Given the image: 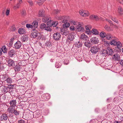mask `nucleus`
<instances>
[{
    "mask_svg": "<svg viewBox=\"0 0 123 123\" xmlns=\"http://www.w3.org/2000/svg\"><path fill=\"white\" fill-rule=\"evenodd\" d=\"M23 115L24 116H25L27 119L29 120L34 117L33 112L28 109L24 112Z\"/></svg>",
    "mask_w": 123,
    "mask_h": 123,
    "instance_id": "nucleus-1",
    "label": "nucleus"
},
{
    "mask_svg": "<svg viewBox=\"0 0 123 123\" xmlns=\"http://www.w3.org/2000/svg\"><path fill=\"white\" fill-rule=\"evenodd\" d=\"M7 111L9 113L14 114L17 117L19 116L20 111H17L15 109V107L10 106L8 108Z\"/></svg>",
    "mask_w": 123,
    "mask_h": 123,
    "instance_id": "nucleus-2",
    "label": "nucleus"
},
{
    "mask_svg": "<svg viewBox=\"0 0 123 123\" xmlns=\"http://www.w3.org/2000/svg\"><path fill=\"white\" fill-rule=\"evenodd\" d=\"M114 38L115 39L112 40L110 42V43L111 45H113L115 46L116 45L118 49L120 48L122 46V44L119 41L117 42L115 40H116V38L114 37Z\"/></svg>",
    "mask_w": 123,
    "mask_h": 123,
    "instance_id": "nucleus-3",
    "label": "nucleus"
},
{
    "mask_svg": "<svg viewBox=\"0 0 123 123\" xmlns=\"http://www.w3.org/2000/svg\"><path fill=\"white\" fill-rule=\"evenodd\" d=\"M58 22L57 21H54L53 20L51 19L49 20V21L47 23V25H49L50 27L52 26L53 27H55L57 25Z\"/></svg>",
    "mask_w": 123,
    "mask_h": 123,
    "instance_id": "nucleus-4",
    "label": "nucleus"
},
{
    "mask_svg": "<svg viewBox=\"0 0 123 123\" xmlns=\"http://www.w3.org/2000/svg\"><path fill=\"white\" fill-rule=\"evenodd\" d=\"M39 35H40L39 33L37 30H34L32 31L30 36L31 37L35 38L39 37Z\"/></svg>",
    "mask_w": 123,
    "mask_h": 123,
    "instance_id": "nucleus-5",
    "label": "nucleus"
},
{
    "mask_svg": "<svg viewBox=\"0 0 123 123\" xmlns=\"http://www.w3.org/2000/svg\"><path fill=\"white\" fill-rule=\"evenodd\" d=\"M50 95L47 93L43 94L41 96L42 100L44 101L48 100L50 98Z\"/></svg>",
    "mask_w": 123,
    "mask_h": 123,
    "instance_id": "nucleus-6",
    "label": "nucleus"
},
{
    "mask_svg": "<svg viewBox=\"0 0 123 123\" xmlns=\"http://www.w3.org/2000/svg\"><path fill=\"white\" fill-rule=\"evenodd\" d=\"M15 62L13 60L11 59H9L7 61V65L9 67H13L15 66Z\"/></svg>",
    "mask_w": 123,
    "mask_h": 123,
    "instance_id": "nucleus-7",
    "label": "nucleus"
},
{
    "mask_svg": "<svg viewBox=\"0 0 123 123\" xmlns=\"http://www.w3.org/2000/svg\"><path fill=\"white\" fill-rule=\"evenodd\" d=\"M14 87V85H9L7 87L9 88V90L10 92V94L11 95H12L13 96H16L15 94L14 93V91L13 90V87Z\"/></svg>",
    "mask_w": 123,
    "mask_h": 123,
    "instance_id": "nucleus-8",
    "label": "nucleus"
},
{
    "mask_svg": "<svg viewBox=\"0 0 123 123\" xmlns=\"http://www.w3.org/2000/svg\"><path fill=\"white\" fill-rule=\"evenodd\" d=\"M98 49L97 47L93 46L91 47L90 51L92 53L96 54L98 51Z\"/></svg>",
    "mask_w": 123,
    "mask_h": 123,
    "instance_id": "nucleus-9",
    "label": "nucleus"
},
{
    "mask_svg": "<svg viewBox=\"0 0 123 123\" xmlns=\"http://www.w3.org/2000/svg\"><path fill=\"white\" fill-rule=\"evenodd\" d=\"M75 34L74 33L72 32L69 33L68 35V39L70 41L73 40L74 39Z\"/></svg>",
    "mask_w": 123,
    "mask_h": 123,
    "instance_id": "nucleus-10",
    "label": "nucleus"
},
{
    "mask_svg": "<svg viewBox=\"0 0 123 123\" xmlns=\"http://www.w3.org/2000/svg\"><path fill=\"white\" fill-rule=\"evenodd\" d=\"M92 43L93 44H96L99 42L98 39L96 37H93L92 38L90 39Z\"/></svg>",
    "mask_w": 123,
    "mask_h": 123,
    "instance_id": "nucleus-11",
    "label": "nucleus"
},
{
    "mask_svg": "<svg viewBox=\"0 0 123 123\" xmlns=\"http://www.w3.org/2000/svg\"><path fill=\"white\" fill-rule=\"evenodd\" d=\"M107 54L108 55H112L114 53V51L113 49L110 48L108 47L107 49Z\"/></svg>",
    "mask_w": 123,
    "mask_h": 123,
    "instance_id": "nucleus-12",
    "label": "nucleus"
},
{
    "mask_svg": "<svg viewBox=\"0 0 123 123\" xmlns=\"http://www.w3.org/2000/svg\"><path fill=\"white\" fill-rule=\"evenodd\" d=\"M44 12V11L43 9H41L39 11L38 16L39 17H44L45 16Z\"/></svg>",
    "mask_w": 123,
    "mask_h": 123,
    "instance_id": "nucleus-13",
    "label": "nucleus"
},
{
    "mask_svg": "<svg viewBox=\"0 0 123 123\" xmlns=\"http://www.w3.org/2000/svg\"><path fill=\"white\" fill-rule=\"evenodd\" d=\"M2 91L3 93L5 94L7 92L10 93L11 92L9 90V88L5 86H3L2 87Z\"/></svg>",
    "mask_w": 123,
    "mask_h": 123,
    "instance_id": "nucleus-14",
    "label": "nucleus"
},
{
    "mask_svg": "<svg viewBox=\"0 0 123 123\" xmlns=\"http://www.w3.org/2000/svg\"><path fill=\"white\" fill-rule=\"evenodd\" d=\"M21 43L20 41H17L15 44L14 46L15 48V49H19L21 46Z\"/></svg>",
    "mask_w": 123,
    "mask_h": 123,
    "instance_id": "nucleus-15",
    "label": "nucleus"
},
{
    "mask_svg": "<svg viewBox=\"0 0 123 123\" xmlns=\"http://www.w3.org/2000/svg\"><path fill=\"white\" fill-rule=\"evenodd\" d=\"M53 37L54 39L58 40L61 37V35L60 33L57 32L54 34Z\"/></svg>",
    "mask_w": 123,
    "mask_h": 123,
    "instance_id": "nucleus-16",
    "label": "nucleus"
},
{
    "mask_svg": "<svg viewBox=\"0 0 123 123\" xmlns=\"http://www.w3.org/2000/svg\"><path fill=\"white\" fill-rule=\"evenodd\" d=\"M8 118V116L7 114H3L1 116L0 119L1 121L6 120Z\"/></svg>",
    "mask_w": 123,
    "mask_h": 123,
    "instance_id": "nucleus-17",
    "label": "nucleus"
},
{
    "mask_svg": "<svg viewBox=\"0 0 123 123\" xmlns=\"http://www.w3.org/2000/svg\"><path fill=\"white\" fill-rule=\"evenodd\" d=\"M29 37L27 35H24L22 37L21 39L22 42H25L28 40Z\"/></svg>",
    "mask_w": 123,
    "mask_h": 123,
    "instance_id": "nucleus-18",
    "label": "nucleus"
},
{
    "mask_svg": "<svg viewBox=\"0 0 123 123\" xmlns=\"http://www.w3.org/2000/svg\"><path fill=\"white\" fill-rule=\"evenodd\" d=\"M112 58L115 61H119L120 60V56L117 54L114 55L112 57Z\"/></svg>",
    "mask_w": 123,
    "mask_h": 123,
    "instance_id": "nucleus-19",
    "label": "nucleus"
},
{
    "mask_svg": "<svg viewBox=\"0 0 123 123\" xmlns=\"http://www.w3.org/2000/svg\"><path fill=\"white\" fill-rule=\"evenodd\" d=\"M34 113V117L35 118H38L41 116V113L39 111H36Z\"/></svg>",
    "mask_w": 123,
    "mask_h": 123,
    "instance_id": "nucleus-20",
    "label": "nucleus"
},
{
    "mask_svg": "<svg viewBox=\"0 0 123 123\" xmlns=\"http://www.w3.org/2000/svg\"><path fill=\"white\" fill-rule=\"evenodd\" d=\"M90 19L92 20H95L97 21L98 20L99 18L98 16L94 15H91L89 17Z\"/></svg>",
    "mask_w": 123,
    "mask_h": 123,
    "instance_id": "nucleus-21",
    "label": "nucleus"
},
{
    "mask_svg": "<svg viewBox=\"0 0 123 123\" xmlns=\"http://www.w3.org/2000/svg\"><path fill=\"white\" fill-rule=\"evenodd\" d=\"M9 104L10 106L15 107L16 106V100L12 99L11 100Z\"/></svg>",
    "mask_w": 123,
    "mask_h": 123,
    "instance_id": "nucleus-22",
    "label": "nucleus"
},
{
    "mask_svg": "<svg viewBox=\"0 0 123 123\" xmlns=\"http://www.w3.org/2000/svg\"><path fill=\"white\" fill-rule=\"evenodd\" d=\"M8 54L10 57H12L15 54V51L13 49L10 50L9 51Z\"/></svg>",
    "mask_w": 123,
    "mask_h": 123,
    "instance_id": "nucleus-23",
    "label": "nucleus"
},
{
    "mask_svg": "<svg viewBox=\"0 0 123 123\" xmlns=\"http://www.w3.org/2000/svg\"><path fill=\"white\" fill-rule=\"evenodd\" d=\"M18 33L20 34H24L26 33L25 30L23 28H19L18 30Z\"/></svg>",
    "mask_w": 123,
    "mask_h": 123,
    "instance_id": "nucleus-24",
    "label": "nucleus"
},
{
    "mask_svg": "<svg viewBox=\"0 0 123 123\" xmlns=\"http://www.w3.org/2000/svg\"><path fill=\"white\" fill-rule=\"evenodd\" d=\"M77 29L78 31H84L83 27L81 26L80 24H79L77 27Z\"/></svg>",
    "mask_w": 123,
    "mask_h": 123,
    "instance_id": "nucleus-25",
    "label": "nucleus"
},
{
    "mask_svg": "<svg viewBox=\"0 0 123 123\" xmlns=\"http://www.w3.org/2000/svg\"><path fill=\"white\" fill-rule=\"evenodd\" d=\"M21 68L20 66L18 64L16 65L14 68V69L16 72L20 71Z\"/></svg>",
    "mask_w": 123,
    "mask_h": 123,
    "instance_id": "nucleus-26",
    "label": "nucleus"
},
{
    "mask_svg": "<svg viewBox=\"0 0 123 123\" xmlns=\"http://www.w3.org/2000/svg\"><path fill=\"white\" fill-rule=\"evenodd\" d=\"M44 120L43 117L41 116L37 119V121L38 123H42L43 122Z\"/></svg>",
    "mask_w": 123,
    "mask_h": 123,
    "instance_id": "nucleus-27",
    "label": "nucleus"
},
{
    "mask_svg": "<svg viewBox=\"0 0 123 123\" xmlns=\"http://www.w3.org/2000/svg\"><path fill=\"white\" fill-rule=\"evenodd\" d=\"M92 33L95 35H98L99 34V32L96 29H93L92 30Z\"/></svg>",
    "mask_w": 123,
    "mask_h": 123,
    "instance_id": "nucleus-28",
    "label": "nucleus"
},
{
    "mask_svg": "<svg viewBox=\"0 0 123 123\" xmlns=\"http://www.w3.org/2000/svg\"><path fill=\"white\" fill-rule=\"evenodd\" d=\"M88 37L86 35H85L84 33H83L81 35L80 38L82 40H86Z\"/></svg>",
    "mask_w": 123,
    "mask_h": 123,
    "instance_id": "nucleus-29",
    "label": "nucleus"
},
{
    "mask_svg": "<svg viewBox=\"0 0 123 123\" xmlns=\"http://www.w3.org/2000/svg\"><path fill=\"white\" fill-rule=\"evenodd\" d=\"M100 54L103 56H105L107 54V50L103 49L100 52Z\"/></svg>",
    "mask_w": 123,
    "mask_h": 123,
    "instance_id": "nucleus-30",
    "label": "nucleus"
},
{
    "mask_svg": "<svg viewBox=\"0 0 123 123\" xmlns=\"http://www.w3.org/2000/svg\"><path fill=\"white\" fill-rule=\"evenodd\" d=\"M51 19V18L50 17H45L42 18V21L43 22L46 23L49 20Z\"/></svg>",
    "mask_w": 123,
    "mask_h": 123,
    "instance_id": "nucleus-31",
    "label": "nucleus"
},
{
    "mask_svg": "<svg viewBox=\"0 0 123 123\" xmlns=\"http://www.w3.org/2000/svg\"><path fill=\"white\" fill-rule=\"evenodd\" d=\"M13 81V80L12 78L10 77H8L6 79V82L9 84H11Z\"/></svg>",
    "mask_w": 123,
    "mask_h": 123,
    "instance_id": "nucleus-32",
    "label": "nucleus"
},
{
    "mask_svg": "<svg viewBox=\"0 0 123 123\" xmlns=\"http://www.w3.org/2000/svg\"><path fill=\"white\" fill-rule=\"evenodd\" d=\"M84 45L86 47L89 48H90L91 46V43H90V41H88L85 42L84 43Z\"/></svg>",
    "mask_w": 123,
    "mask_h": 123,
    "instance_id": "nucleus-33",
    "label": "nucleus"
},
{
    "mask_svg": "<svg viewBox=\"0 0 123 123\" xmlns=\"http://www.w3.org/2000/svg\"><path fill=\"white\" fill-rule=\"evenodd\" d=\"M105 37L108 40L111 39L113 37L111 35L110 33H107L106 34Z\"/></svg>",
    "mask_w": 123,
    "mask_h": 123,
    "instance_id": "nucleus-34",
    "label": "nucleus"
},
{
    "mask_svg": "<svg viewBox=\"0 0 123 123\" xmlns=\"http://www.w3.org/2000/svg\"><path fill=\"white\" fill-rule=\"evenodd\" d=\"M38 25V22L36 21H34L32 23V27H35V28H37V26Z\"/></svg>",
    "mask_w": 123,
    "mask_h": 123,
    "instance_id": "nucleus-35",
    "label": "nucleus"
},
{
    "mask_svg": "<svg viewBox=\"0 0 123 123\" xmlns=\"http://www.w3.org/2000/svg\"><path fill=\"white\" fill-rule=\"evenodd\" d=\"M99 35L100 37L103 38L105 37L106 34L104 31H102L100 32Z\"/></svg>",
    "mask_w": 123,
    "mask_h": 123,
    "instance_id": "nucleus-36",
    "label": "nucleus"
},
{
    "mask_svg": "<svg viewBox=\"0 0 123 123\" xmlns=\"http://www.w3.org/2000/svg\"><path fill=\"white\" fill-rule=\"evenodd\" d=\"M84 12V14H83L82 16L84 17H87L89 16L90 15V13L88 11L85 10V12Z\"/></svg>",
    "mask_w": 123,
    "mask_h": 123,
    "instance_id": "nucleus-37",
    "label": "nucleus"
},
{
    "mask_svg": "<svg viewBox=\"0 0 123 123\" xmlns=\"http://www.w3.org/2000/svg\"><path fill=\"white\" fill-rule=\"evenodd\" d=\"M38 39L39 40H44L46 39V37H45L43 35H42L40 36V34L39 36L38 37H37Z\"/></svg>",
    "mask_w": 123,
    "mask_h": 123,
    "instance_id": "nucleus-38",
    "label": "nucleus"
},
{
    "mask_svg": "<svg viewBox=\"0 0 123 123\" xmlns=\"http://www.w3.org/2000/svg\"><path fill=\"white\" fill-rule=\"evenodd\" d=\"M104 28L106 30L108 31H111L112 30L110 26H108L107 25H105Z\"/></svg>",
    "mask_w": 123,
    "mask_h": 123,
    "instance_id": "nucleus-39",
    "label": "nucleus"
},
{
    "mask_svg": "<svg viewBox=\"0 0 123 123\" xmlns=\"http://www.w3.org/2000/svg\"><path fill=\"white\" fill-rule=\"evenodd\" d=\"M45 0H39L37 1V3L39 6H40L43 4L44 1Z\"/></svg>",
    "mask_w": 123,
    "mask_h": 123,
    "instance_id": "nucleus-40",
    "label": "nucleus"
},
{
    "mask_svg": "<svg viewBox=\"0 0 123 123\" xmlns=\"http://www.w3.org/2000/svg\"><path fill=\"white\" fill-rule=\"evenodd\" d=\"M61 66V64L59 62H56L55 64V67L56 68H60Z\"/></svg>",
    "mask_w": 123,
    "mask_h": 123,
    "instance_id": "nucleus-41",
    "label": "nucleus"
},
{
    "mask_svg": "<svg viewBox=\"0 0 123 123\" xmlns=\"http://www.w3.org/2000/svg\"><path fill=\"white\" fill-rule=\"evenodd\" d=\"M7 75L6 74L3 75H2V77L1 78V79L3 81H6V79L7 78Z\"/></svg>",
    "mask_w": 123,
    "mask_h": 123,
    "instance_id": "nucleus-42",
    "label": "nucleus"
},
{
    "mask_svg": "<svg viewBox=\"0 0 123 123\" xmlns=\"http://www.w3.org/2000/svg\"><path fill=\"white\" fill-rule=\"evenodd\" d=\"M46 25L44 23L40 25V28L41 29L43 30H44L45 28V27L46 26Z\"/></svg>",
    "mask_w": 123,
    "mask_h": 123,
    "instance_id": "nucleus-43",
    "label": "nucleus"
},
{
    "mask_svg": "<svg viewBox=\"0 0 123 123\" xmlns=\"http://www.w3.org/2000/svg\"><path fill=\"white\" fill-rule=\"evenodd\" d=\"M47 26H46L45 27V28L44 30L47 31H51L52 30V29L50 28V26H49V25H47Z\"/></svg>",
    "mask_w": 123,
    "mask_h": 123,
    "instance_id": "nucleus-44",
    "label": "nucleus"
},
{
    "mask_svg": "<svg viewBox=\"0 0 123 123\" xmlns=\"http://www.w3.org/2000/svg\"><path fill=\"white\" fill-rule=\"evenodd\" d=\"M16 29L15 25H13L11 27L10 30L13 31H15Z\"/></svg>",
    "mask_w": 123,
    "mask_h": 123,
    "instance_id": "nucleus-45",
    "label": "nucleus"
},
{
    "mask_svg": "<svg viewBox=\"0 0 123 123\" xmlns=\"http://www.w3.org/2000/svg\"><path fill=\"white\" fill-rule=\"evenodd\" d=\"M111 19L113 21L115 22L117 24H118V21L116 18H113L112 17L111 18Z\"/></svg>",
    "mask_w": 123,
    "mask_h": 123,
    "instance_id": "nucleus-46",
    "label": "nucleus"
},
{
    "mask_svg": "<svg viewBox=\"0 0 123 123\" xmlns=\"http://www.w3.org/2000/svg\"><path fill=\"white\" fill-rule=\"evenodd\" d=\"M82 44L81 43H80V41H79L77 43H76L75 44V46L78 48H79L81 47Z\"/></svg>",
    "mask_w": 123,
    "mask_h": 123,
    "instance_id": "nucleus-47",
    "label": "nucleus"
},
{
    "mask_svg": "<svg viewBox=\"0 0 123 123\" xmlns=\"http://www.w3.org/2000/svg\"><path fill=\"white\" fill-rule=\"evenodd\" d=\"M113 102L115 103H117L119 102V99L118 97H116L115 98L113 99Z\"/></svg>",
    "mask_w": 123,
    "mask_h": 123,
    "instance_id": "nucleus-48",
    "label": "nucleus"
},
{
    "mask_svg": "<svg viewBox=\"0 0 123 123\" xmlns=\"http://www.w3.org/2000/svg\"><path fill=\"white\" fill-rule=\"evenodd\" d=\"M68 21L67 20L63 19L62 21V23H65L67 24V25L68 26V27L70 26V24L69 23L67 22Z\"/></svg>",
    "mask_w": 123,
    "mask_h": 123,
    "instance_id": "nucleus-49",
    "label": "nucleus"
},
{
    "mask_svg": "<svg viewBox=\"0 0 123 123\" xmlns=\"http://www.w3.org/2000/svg\"><path fill=\"white\" fill-rule=\"evenodd\" d=\"M56 18L58 20H62L64 18L62 16H56Z\"/></svg>",
    "mask_w": 123,
    "mask_h": 123,
    "instance_id": "nucleus-50",
    "label": "nucleus"
},
{
    "mask_svg": "<svg viewBox=\"0 0 123 123\" xmlns=\"http://www.w3.org/2000/svg\"><path fill=\"white\" fill-rule=\"evenodd\" d=\"M26 26L27 28H32V25H31L29 24H26Z\"/></svg>",
    "mask_w": 123,
    "mask_h": 123,
    "instance_id": "nucleus-51",
    "label": "nucleus"
},
{
    "mask_svg": "<svg viewBox=\"0 0 123 123\" xmlns=\"http://www.w3.org/2000/svg\"><path fill=\"white\" fill-rule=\"evenodd\" d=\"M119 94L121 96L123 97V89H122L120 91Z\"/></svg>",
    "mask_w": 123,
    "mask_h": 123,
    "instance_id": "nucleus-52",
    "label": "nucleus"
},
{
    "mask_svg": "<svg viewBox=\"0 0 123 123\" xmlns=\"http://www.w3.org/2000/svg\"><path fill=\"white\" fill-rule=\"evenodd\" d=\"M85 10H82L79 11V13L80 15L82 16L83 15V14H84V12H85Z\"/></svg>",
    "mask_w": 123,
    "mask_h": 123,
    "instance_id": "nucleus-53",
    "label": "nucleus"
},
{
    "mask_svg": "<svg viewBox=\"0 0 123 123\" xmlns=\"http://www.w3.org/2000/svg\"><path fill=\"white\" fill-rule=\"evenodd\" d=\"M118 9L119 10V13L120 14H123V9L122 8L120 7L118 8Z\"/></svg>",
    "mask_w": 123,
    "mask_h": 123,
    "instance_id": "nucleus-54",
    "label": "nucleus"
},
{
    "mask_svg": "<svg viewBox=\"0 0 123 123\" xmlns=\"http://www.w3.org/2000/svg\"><path fill=\"white\" fill-rule=\"evenodd\" d=\"M69 63L68 60L65 59L64 61V63L65 64L67 65Z\"/></svg>",
    "mask_w": 123,
    "mask_h": 123,
    "instance_id": "nucleus-55",
    "label": "nucleus"
},
{
    "mask_svg": "<svg viewBox=\"0 0 123 123\" xmlns=\"http://www.w3.org/2000/svg\"><path fill=\"white\" fill-rule=\"evenodd\" d=\"M20 4L19 3H17L16 5L14 6V9H17L19 8V6H20Z\"/></svg>",
    "mask_w": 123,
    "mask_h": 123,
    "instance_id": "nucleus-56",
    "label": "nucleus"
},
{
    "mask_svg": "<svg viewBox=\"0 0 123 123\" xmlns=\"http://www.w3.org/2000/svg\"><path fill=\"white\" fill-rule=\"evenodd\" d=\"M112 104H110L108 105L107 106V108L108 109H110L112 108Z\"/></svg>",
    "mask_w": 123,
    "mask_h": 123,
    "instance_id": "nucleus-57",
    "label": "nucleus"
},
{
    "mask_svg": "<svg viewBox=\"0 0 123 123\" xmlns=\"http://www.w3.org/2000/svg\"><path fill=\"white\" fill-rule=\"evenodd\" d=\"M21 14L22 15L24 16L25 15L26 12L25 11V10H23L21 12Z\"/></svg>",
    "mask_w": 123,
    "mask_h": 123,
    "instance_id": "nucleus-58",
    "label": "nucleus"
},
{
    "mask_svg": "<svg viewBox=\"0 0 123 123\" xmlns=\"http://www.w3.org/2000/svg\"><path fill=\"white\" fill-rule=\"evenodd\" d=\"M28 2L29 3L30 6H31L33 5V2L31 0H29L28 1Z\"/></svg>",
    "mask_w": 123,
    "mask_h": 123,
    "instance_id": "nucleus-59",
    "label": "nucleus"
},
{
    "mask_svg": "<svg viewBox=\"0 0 123 123\" xmlns=\"http://www.w3.org/2000/svg\"><path fill=\"white\" fill-rule=\"evenodd\" d=\"M91 26L90 25H87L86 26L85 28L86 30H90V29L91 28Z\"/></svg>",
    "mask_w": 123,
    "mask_h": 123,
    "instance_id": "nucleus-60",
    "label": "nucleus"
},
{
    "mask_svg": "<svg viewBox=\"0 0 123 123\" xmlns=\"http://www.w3.org/2000/svg\"><path fill=\"white\" fill-rule=\"evenodd\" d=\"M12 44L13 43L10 42L7 43V45L10 48L12 47Z\"/></svg>",
    "mask_w": 123,
    "mask_h": 123,
    "instance_id": "nucleus-61",
    "label": "nucleus"
},
{
    "mask_svg": "<svg viewBox=\"0 0 123 123\" xmlns=\"http://www.w3.org/2000/svg\"><path fill=\"white\" fill-rule=\"evenodd\" d=\"M10 9L9 8L7 9V10H6V16H7L9 15L10 13Z\"/></svg>",
    "mask_w": 123,
    "mask_h": 123,
    "instance_id": "nucleus-62",
    "label": "nucleus"
},
{
    "mask_svg": "<svg viewBox=\"0 0 123 123\" xmlns=\"http://www.w3.org/2000/svg\"><path fill=\"white\" fill-rule=\"evenodd\" d=\"M53 12L55 14H57L59 13V11L57 10H55L53 11Z\"/></svg>",
    "mask_w": 123,
    "mask_h": 123,
    "instance_id": "nucleus-63",
    "label": "nucleus"
},
{
    "mask_svg": "<svg viewBox=\"0 0 123 123\" xmlns=\"http://www.w3.org/2000/svg\"><path fill=\"white\" fill-rule=\"evenodd\" d=\"M18 123H26L25 121L22 119H21L18 121Z\"/></svg>",
    "mask_w": 123,
    "mask_h": 123,
    "instance_id": "nucleus-64",
    "label": "nucleus"
}]
</instances>
